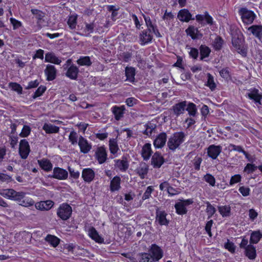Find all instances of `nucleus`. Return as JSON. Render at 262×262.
<instances>
[{"label":"nucleus","instance_id":"62","mask_svg":"<svg viewBox=\"0 0 262 262\" xmlns=\"http://www.w3.org/2000/svg\"><path fill=\"white\" fill-rule=\"evenodd\" d=\"M10 20L11 23L13 25L14 29H16L21 26V23L19 21L15 19V18H11L10 19Z\"/></svg>","mask_w":262,"mask_h":262},{"label":"nucleus","instance_id":"5","mask_svg":"<svg viewBox=\"0 0 262 262\" xmlns=\"http://www.w3.org/2000/svg\"><path fill=\"white\" fill-rule=\"evenodd\" d=\"M19 152L21 158L26 159L30 152V146L26 139L21 140L19 143Z\"/></svg>","mask_w":262,"mask_h":262},{"label":"nucleus","instance_id":"32","mask_svg":"<svg viewBox=\"0 0 262 262\" xmlns=\"http://www.w3.org/2000/svg\"><path fill=\"white\" fill-rule=\"evenodd\" d=\"M121 179L119 177H115L111 182L110 189L112 191L118 190L120 188Z\"/></svg>","mask_w":262,"mask_h":262},{"label":"nucleus","instance_id":"44","mask_svg":"<svg viewBox=\"0 0 262 262\" xmlns=\"http://www.w3.org/2000/svg\"><path fill=\"white\" fill-rule=\"evenodd\" d=\"M18 202H20L19 204L20 205L24 207L32 206L34 204V202L32 199L25 198V196L20 201Z\"/></svg>","mask_w":262,"mask_h":262},{"label":"nucleus","instance_id":"48","mask_svg":"<svg viewBox=\"0 0 262 262\" xmlns=\"http://www.w3.org/2000/svg\"><path fill=\"white\" fill-rule=\"evenodd\" d=\"M109 145L111 152L113 154H116L118 150V147L116 141L115 139H111L110 140Z\"/></svg>","mask_w":262,"mask_h":262},{"label":"nucleus","instance_id":"16","mask_svg":"<svg viewBox=\"0 0 262 262\" xmlns=\"http://www.w3.org/2000/svg\"><path fill=\"white\" fill-rule=\"evenodd\" d=\"M144 129L142 131V133L148 137L151 136L153 133H156L157 127L156 124L148 122L144 125Z\"/></svg>","mask_w":262,"mask_h":262},{"label":"nucleus","instance_id":"52","mask_svg":"<svg viewBox=\"0 0 262 262\" xmlns=\"http://www.w3.org/2000/svg\"><path fill=\"white\" fill-rule=\"evenodd\" d=\"M46 90V87L45 86H40L34 93V95L33 96V98L35 99L41 96L45 92Z\"/></svg>","mask_w":262,"mask_h":262},{"label":"nucleus","instance_id":"54","mask_svg":"<svg viewBox=\"0 0 262 262\" xmlns=\"http://www.w3.org/2000/svg\"><path fill=\"white\" fill-rule=\"evenodd\" d=\"M257 167L254 164L248 163L247 164L244 168V171L248 173H250L254 172Z\"/></svg>","mask_w":262,"mask_h":262},{"label":"nucleus","instance_id":"46","mask_svg":"<svg viewBox=\"0 0 262 262\" xmlns=\"http://www.w3.org/2000/svg\"><path fill=\"white\" fill-rule=\"evenodd\" d=\"M207 78L206 85L209 87L211 91L214 90L216 88V84L214 81L213 76L210 73H208Z\"/></svg>","mask_w":262,"mask_h":262},{"label":"nucleus","instance_id":"57","mask_svg":"<svg viewBox=\"0 0 262 262\" xmlns=\"http://www.w3.org/2000/svg\"><path fill=\"white\" fill-rule=\"evenodd\" d=\"M69 139L72 144H75L77 142V134L75 131H72L69 135Z\"/></svg>","mask_w":262,"mask_h":262},{"label":"nucleus","instance_id":"47","mask_svg":"<svg viewBox=\"0 0 262 262\" xmlns=\"http://www.w3.org/2000/svg\"><path fill=\"white\" fill-rule=\"evenodd\" d=\"M185 110L188 111L190 116H194L196 112V105L193 103L189 102L187 105V107H186Z\"/></svg>","mask_w":262,"mask_h":262},{"label":"nucleus","instance_id":"1","mask_svg":"<svg viewBox=\"0 0 262 262\" xmlns=\"http://www.w3.org/2000/svg\"><path fill=\"white\" fill-rule=\"evenodd\" d=\"M185 135L183 132L174 133L168 139L167 146L170 150H174L184 141Z\"/></svg>","mask_w":262,"mask_h":262},{"label":"nucleus","instance_id":"27","mask_svg":"<svg viewBox=\"0 0 262 262\" xmlns=\"http://www.w3.org/2000/svg\"><path fill=\"white\" fill-rule=\"evenodd\" d=\"M125 74L126 77V81L130 82L135 81V69L131 67H126L125 70Z\"/></svg>","mask_w":262,"mask_h":262},{"label":"nucleus","instance_id":"11","mask_svg":"<svg viewBox=\"0 0 262 262\" xmlns=\"http://www.w3.org/2000/svg\"><path fill=\"white\" fill-rule=\"evenodd\" d=\"M178 18L181 21L188 22L190 20H194L192 15L186 9H183L179 11L178 14Z\"/></svg>","mask_w":262,"mask_h":262},{"label":"nucleus","instance_id":"3","mask_svg":"<svg viewBox=\"0 0 262 262\" xmlns=\"http://www.w3.org/2000/svg\"><path fill=\"white\" fill-rule=\"evenodd\" d=\"M72 212V208L69 205L63 204L59 207L57 213L60 219L67 220L71 216Z\"/></svg>","mask_w":262,"mask_h":262},{"label":"nucleus","instance_id":"55","mask_svg":"<svg viewBox=\"0 0 262 262\" xmlns=\"http://www.w3.org/2000/svg\"><path fill=\"white\" fill-rule=\"evenodd\" d=\"M30 127L28 125H24L19 136L21 137H26L30 134Z\"/></svg>","mask_w":262,"mask_h":262},{"label":"nucleus","instance_id":"29","mask_svg":"<svg viewBox=\"0 0 262 262\" xmlns=\"http://www.w3.org/2000/svg\"><path fill=\"white\" fill-rule=\"evenodd\" d=\"M150 32L147 30L143 31L142 33L140 34V39L142 45H144L151 41L152 36L150 35Z\"/></svg>","mask_w":262,"mask_h":262},{"label":"nucleus","instance_id":"23","mask_svg":"<svg viewBox=\"0 0 262 262\" xmlns=\"http://www.w3.org/2000/svg\"><path fill=\"white\" fill-rule=\"evenodd\" d=\"M79 72V69L76 66L72 64L68 69L66 75L71 79L76 80Z\"/></svg>","mask_w":262,"mask_h":262},{"label":"nucleus","instance_id":"18","mask_svg":"<svg viewBox=\"0 0 262 262\" xmlns=\"http://www.w3.org/2000/svg\"><path fill=\"white\" fill-rule=\"evenodd\" d=\"M221 150L220 146L211 145L208 148V155L213 159H215L221 153Z\"/></svg>","mask_w":262,"mask_h":262},{"label":"nucleus","instance_id":"45","mask_svg":"<svg viewBox=\"0 0 262 262\" xmlns=\"http://www.w3.org/2000/svg\"><path fill=\"white\" fill-rule=\"evenodd\" d=\"M262 235L259 231L253 232L251 235L250 243L252 244H256L258 242L261 237Z\"/></svg>","mask_w":262,"mask_h":262},{"label":"nucleus","instance_id":"22","mask_svg":"<svg viewBox=\"0 0 262 262\" xmlns=\"http://www.w3.org/2000/svg\"><path fill=\"white\" fill-rule=\"evenodd\" d=\"M166 213L164 211L157 210L156 211V221L161 225H167L169 223L166 219Z\"/></svg>","mask_w":262,"mask_h":262},{"label":"nucleus","instance_id":"64","mask_svg":"<svg viewBox=\"0 0 262 262\" xmlns=\"http://www.w3.org/2000/svg\"><path fill=\"white\" fill-rule=\"evenodd\" d=\"M0 180L3 182H11L13 181L12 178L10 176L1 173H0Z\"/></svg>","mask_w":262,"mask_h":262},{"label":"nucleus","instance_id":"50","mask_svg":"<svg viewBox=\"0 0 262 262\" xmlns=\"http://www.w3.org/2000/svg\"><path fill=\"white\" fill-rule=\"evenodd\" d=\"M223 40L220 37H216L213 42V46L215 50H219L221 49Z\"/></svg>","mask_w":262,"mask_h":262},{"label":"nucleus","instance_id":"8","mask_svg":"<svg viewBox=\"0 0 262 262\" xmlns=\"http://www.w3.org/2000/svg\"><path fill=\"white\" fill-rule=\"evenodd\" d=\"M186 106L187 102L186 101H184L174 104L171 110L173 114L178 117L184 113Z\"/></svg>","mask_w":262,"mask_h":262},{"label":"nucleus","instance_id":"19","mask_svg":"<svg viewBox=\"0 0 262 262\" xmlns=\"http://www.w3.org/2000/svg\"><path fill=\"white\" fill-rule=\"evenodd\" d=\"M54 205V202L51 200L41 201L35 204V207L37 209L40 210H49Z\"/></svg>","mask_w":262,"mask_h":262},{"label":"nucleus","instance_id":"20","mask_svg":"<svg viewBox=\"0 0 262 262\" xmlns=\"http://www.w3.org/2000/svg\"><path fill=\"white\" fill-rule=\"evenodd\" d=\"M82 177L85 182L90 183L95 177V172L91 168H85L82 170Z\"/></svg>","mask_w":262,"mask_h":262},{"label":"nucleus","instance_id":"58","mask_svg":"<svg viewBox=\"0 0 262 262\" xmlns=\"http://www.w3.org/2000/svg\"><path fill=\"white\" fill-rule=\"evenodd\" d=\"M152 191L153 189L151 186L147 187L145 192L143 194L142 200H145L148 199L150 197Z\"/></svg>","mask_w":262,"mask_h":262},{"label":"nucleus","instance_id":"37","mask_svg":"<svg viewBox=\"0 0 262 262\" xmlns=\"http://www.w3.org/2000/svg\"><path fill=\"white\" fill-rule=\"evenodd\" d=\"M218 210L223 217H228L230 215L231 208L229 206H218Z\"/></svg>","mask_w":262,"mask_h":262},{"label":"nucleus","instance_id":"41","mask_svg":"<svg viewBox=\"0 0 262 262\" xmlns=\"http://www.w3.org/2000/svg\"><path fill=\"white\" fill-rule=\"evenodd\" d=\"M116 165L122 171H125L128 167L127 162L125 160H117L116 161Z\"/></svg>","mask_w":262,"mask_h":262},{"label":"nucleus","instance_id":"43","mask_svg":"<svg viewBox=\"0 0 262 262\" xmlns=\"http://www.w3.org/2000/svg\"><path fill=\"white\" fill-rule=\"evenodd\" d=\"M186 32L187 34L190 36L192 39H195L197 38L198 29L194 28L193 26H190L186 30Z\"/></svg>","mask_w":262,"mask_h":262},{"label":"nucleus","instance_id":"36","mask_svg":"<svg viewBox=\"0 0 262 262\" xmlns=\"http://www.w3.org/2000/svg\"><path fill=\"white\" fill-rule=\"evenodd\" d=\"M45 240L51 245L53 247H56L59 243L60 239L56 236L52 235H48Z\"/></svg>","mask_w":262,"mask_h":262},{"label":"nucleus","instance_id":"6","mask_svg":"<svg viewBox=\"0 0 262 262\" xmlns=\"http://www.w3.org/2000/svg\"><path fill=\"white\" fill-rule=\"evenodd\" d=\"M195 19L197 21L204 26L206 24L212 25L213 24L212 17L206 11L204 15L198 14L195 16Z\"/></svg>","mask_w":262,"mask_h":262},{"label":"nucleus","instance_id":"14","mask_svg":"<svg viewBox=\"0 0 262 262\" xmlns=\"http://www.w3.org/2000/svg\"><path fill=\"white\" fill-rule=\"evenodd\" d=\"M167 135L165 133L160 134L155 139L154 145L156 148L163 147L166 143Z\"/></svg>","mask_w":262,"mask_h":262},{"label":"nucleus","instance_id":"34","mask_svg":"<svg viewBox=\"0 0 262 262\" xmlns=\"http://www.w3.org/2000/svg\"><path fill=\"white\" fill-rule=\"evenodd\" d=\"M250 31L255 37L258 38L262 34L261 25H253L248 28Z\"/></svg>","mask_w":262,"mask_h":262},{"label":"nucleus","instance_id":"63","mask_svg":"<svg viewBox=\"0 0 262 262\" xmlns=\"http://www.w3.org/2000/svg\"><path fill=\"white\" fill-rule=\"evenodd\" d=\"M225 247L232 253H233L235 251V246L234 244L232 242H230L229 241L225 244Z\"/></svg>","mask_w":262,"mask_h":262},{"label":"nucleus","instance_id":"59","mask_svg":"<svg viewBox=\"0 0 262 262\" xmlns=\"http://www.w3.org/2000/svg\"><path fill=\"white\" fill-rule=\"evenodd\" d=\"M241 176L239 174H235L232 176L230 181V185H232L241 181Z\"/></svg>","mask_w":262,"mask_h":262},{"label":"nucleus","instance_id":"38","mask_svg":"<svg viewBox=\"0 0 262 262\" xmlns=\"http://www.w3.org/2000/svg\"><path fill=\"white\" fill-rule=\"evenodd\" d=\"M77 15H71L69 16L67 24L71 29H74L76 28L77 25Z\"/></svg>","mask_w":262,"mask_h":262},{"label":"nucleus","instance_id":"26","mask_svg":"<svg viewBox=\"0 0 262 262\" xmlns=\"http://www.w3.org/2000/svg\"><path fill=\"white\" fill-rule=\"evenodd\" d=\"M124 106H115L112 108V112L115 116L116 120H119L121 118L123 117L124 114Z\"/></svg>","mask_w":262,"mask_h":262},{"label":"nucleus","instance_id":"39","mask_svg":"<svg viewBox=\"0 0 262 262\" xmlns=\"http://www.w3.org/2000/svg\"><path fill=\"white\" fill-rule=\"evenodd\" d=\"M139 262H155L150 253H142L140 255Z\"/></svg>","mask_w":262,"mask_h":262},{"label":"nucleus","instance_id":"49","mask_svg":"<svg viewBox=\"0 0 262 262\" xmlns=\"http://www.w3.org/2000/svg\"><path fill=\"white\" fill-rule=\"evenodd\" d=\"M206 204V212L208 215V218H210L215 213L216 209L209 202H207Z\"/></svg>","mask_w":262,"mask_h":262},{"label":"nucleus","instance_id":"12","mask_svg":"<svg viewBox=\"0 0 262 262\" xmlns=\"http://www.w3.org/2000/svg\"><path fill=\"white\" fill-rule=\"evenodd\" d=\"M78 145L79 146L80 151L84 154L89 152L92 148L91 145L82 136H80L79 138Z\"/></svg>","mask_w":262,"mask_h":262},{"label":"nucleus","instance_id":"21","mask_svg":"<svg viewBox=\"0 0 262 262\" xmlns=\"http://www.w3.org/2000/svg\"><path fill=\"white\" fill-rule=\"evenodd\" d=\"M164 163V159L159 152H156L151 158V164L154 167L160 168Z\"/></svg>","mask_w":262,"mask_h":262},{"label":"nucleus","instance_id":"35","mask_svg":"<svg viewBox=\"0 0 262 262\" xmlns=\"http://www.w3.org/2000/svg\"><path fill=\"white\" fill-rule=\"evenodd\" d=\"M246 255L249 258L253 259L256 256V250L254 247L250 245H248L245 249Z\"/></svg>","mask_w":262,"mask_h":262},{"label":"nucleus","instance_id":"13","mask_svg":"<svg viewBox=\"0 0 262 262\" xmlns=\"http://www.w3.org/2000/svg\"><path fill=\"white\" fill-rule=\"evenodd\" d=\"M192 203L190 200H187L182 202H179L175 204L176 212L179 214H184L187 212L186 206Z\"/></svg>","mask_w":262,"mask_h":262},{"label":"nucleus","instance_id":"33","mask_svg":"<svg viewBox=\"0 0 262 262\" xmlns=\"http://www.w3.org/2000/svg\"><path fill=\"white\" fill-rule=\"evenodd\" d=\"M151 154V145L149 143L145 144L142 149V155L144 160H148Z\"/></svg>","mask_w":262,"mask_h":262},{"label":"nucleus","instance_id":"31","mask_svg":"<svg viewBox=\"0 0 262 262\" xmlns=\"http://www.w3.org/2000/svg\"><path fill=\"white\" fill-rule=\"evenodd\" d=\"M42 128L47 134L57 133L59 130V128L58 126L50 123H45Z\"/></svg>","mask_w":262,"mask_h":262},{"label":"nucleus","instance_id":"53","mask_svg":"<svg viewBox=\"0 0 262 262\" xmlns=\"http://www.w3.org/2000/svg\"><path fill=\"white\" fill-rule=\"evenodd\" d=\"M204 179L205 181L208 183L210 185L213 186L215 185V180L212 175L207 174L204 176Z\"/></svg>","mask_w":262,"mask_h":262},{"label":"nucleus","instance_id":"9","mask_svg":"<svg viewBox=\"0 0 262 262\" xmlns=\"http://www.w3.org/2000/svg\"><path fill=\"white\" fill-rule=\"evenodd\" d=\"M57 71L55 67L51 64H48L45 70V74L47 76L48 81H52L55 79Z\"/></svg>","mask_w":262,"mask_h":262},{"label":"nucleus","instance_id":"25","mask_svg":"<svg viewBox=\"0 0 262 262\" xmlns=\"http://www.w3.org/2000/svg\"><path fill=\"white\" fill-rule=\"evenodd\" d=\"M89 235L97 243H102L104 241L103 238L99 235L97 230L93 227L89 228Z\"/></svg>","mask_w":262,"mask_h":262},{"label":"nucleus","instance_id":"15","mask_svg":"<svg viewBox=\"0 0 262 262\" xmlns=\"http://www.w3.org/2000/svg\"><path fill=\"white\" fill-rule=\"evenodd\" d=\"M68 172L62 168L55 167L53 170V175L51 177L59 180H64L68 178Z\"/></svg>","mask_w":262,"mask_h":262},{"label":"nucleus","instance_id":"24","mask_svg":"<svg viewBox=\"0 0 262 262\" xmlns=\"http://www.w3.org/2000/svg\"><path fill=\"white\" fill-rule=\"evenodd\" d=\"M45 61L51 62L55 64H60L61 62V59L56 56L55 53L53 52H48L45 55Z\"/></svg>","mask_w":262,"mask_h":262},{"label":"nucleus","instance_id":"61","mask_svg":"<svg viewBox=\"0 0 262 262\" xmlns=\"http://www.w3.org/2000/svg\"><path fill=\"white\" fill-rule=\"evenodd\" d=\"M144 19L146 24V26L148 27V30L151 31L152 29H154L155 28L154 26L152 24V22L150 20L149 17L144 16Z\"/></svg>","mask_w":262,"mask_h":262},{"label":"nucleus","instance_id":"4","mask_svg":"<svg viewBox=\"0 0 262 262\" xmlns=\"http://www.w3.org/2000/svg\"><path fill=\"white\" fill-rule=\"evenodd\" d=\"M239 14L243 21L246 24H250L253 23L255 18V15L252 11L248 10L246 8H242L239 11Z\"/></svg>","mask_w":262,"mask_h":262},{"label":"nucleus","instance_id":"7","mask_svg":"<svg viewBox=\"0 0 262 262\" xmlns=\"http://www.w3.org/2000/svg\"><path fill=\"white\" fill-rule=\"evenodd\" d=\"M149 252L155 262L158 261L163 256V251L162 249L156 244L151 245Z\"/></svg>","mask_w":262,"mask_h":262},{"label":"nucleus","instance_id":"2","mask_svg":"<svg viewBox=\"0 0 262 262\" xmlns=\"http://www.w3.org/2000/svg\"><path fill=\"white\" fill-rule=\"evenodd\" d=\"M0 194L10 200L20 201L24 198L26 193L23 191L17 192L13 189H5L0 190Z\"/></svg>","mask_w":262,"mask_h":262},{"label":"nucleus","instance_id":"56","mask_svg":"<svg viewBox=\"0 0 262 262\" xmlns=\"http://www.w3.org/2000/svg\"><path fill=\"white\" fill-rule=\"evenodd\" d=\"M94 27H95V26L93 23L85 24V28L84 29V31L86 33H87V34H86L87 36H89L90 35V34L93 32Z\"/></svg>","mask_w":262,"mask_h":262},{"label":"nucleus","instance_id":"60","mask_svg":"<svg viewBox=\"0 0 262 262\" xmlns=\"http://www.w3.org/2000/svg\"><path fill=\"white\" fill-rule=\"evenodd\" d=\"M213 224V221L210 220L208 222H207L206 226H205V230L209 235V236H212L211 232V228Z\"/></svg>","mask_w":262,"mask_h":262},{"label":"nucleus","instance_id":"30","mask_svg":"<svg viewBox=\"0 0 262 262\" xmlns=\"http://www.w3.org/2000/svg\"><path fill=\"white\" fill-rule=\"evenodd\" d=\"M38 163L40 167L45 171H50L52 168V164L48 159H43L38 160Z\"/></svg>","mask_w":262,"mask_h":262},{"label":"nucleus","instance_id":"40","mask_svg":"<svg viewBox=\"0 0 262 262\" xmlns=\"http://www.w3.org/2000/svg\"><path fill=\"white\" fill-rule=\"evenodd\" d=\"M77 63L80 66H85L88 67L92 64V62L89 56L80 57L79 59L77 60Z\"/></svg>","mask_w":262,"mask_h":262},{"label":"nucleus","instance_id":"28","mask_svg":"<svg viewBox=\"0 0 262 262\" xmlns=\"http://www.w3.org/2000/svg\"><path fill=\"white\" fill-rule=\"evenodd\" d=\"M148 166L145 163H141L139 167L136 169L137 173L141 179H144L145 176L147 173Z\"/></svg>","mask_w":262,"mask_h":262},{"label":"nucleus","instance_id":"51","mask_svg":"<svg viewBox=\"0 0 262 262\" xmlns=\"http://www.w3.org/2000/svg\"><path fill=\"white\" fill-rule=\"evenodd\" d=\"M9 86L12 90L17 92L18 94L22 93V88L19 84L11 82L9 83Z\"/></svg>","mask_w":262,"mask_h":262},{"label":"nucleus","instance_id":"42","mask_svg":"<svg viewBox=\"0 0 262 262\" xmlns=\"http://www.w3.org/2000/svg\"><path fill=\"white\" fill-rule=\"evenodd\" d=\"M201 59L203 60L204 58L209 56L210 53V49L205 46L202 45L200 48Z\"/></svg>","mask_w":262,"mask_h":262},{"label":"nucleus","instance_id":"17","mask_svg":"<svg viewBox=\"0 0 262 262\" xmlns=\"http://www.w3.org/2000/svg\"><path fill=\"white\" fill-rule=\"evenodd\" d=\"M96 157L100 164L105 162L107 159V154L105 148L102 146L98 147L96 151Z\"/></svg>","mask_w":262,"mask_h":262},{"label":"nucleus","instance_id":"10","mask_svg":"<svg viewBox=\"0 0 262 262\" xmlns=\"http://www.w3.org/2000/svg\"><path fill=\"white\" fill-rule=\"evenodd\" d=\"M247 95L250 99L253 100L255 103L261 104L260 100L262 99V95L259 93V91L257 89L249 90Z\"/></svg>","mask_w":262,"mask_h":262}]
</instances>
